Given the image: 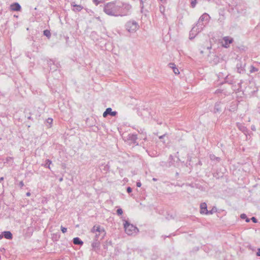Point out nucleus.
<instances>
[{"mask_svg":"<svg viewBox=\"0 0 260 260\" xmlns=\"http://www.w3.org/2000/svg\"><path fill=\"white\" fill-rule=\"evenodd\" d=\"M131 5L116 1L107 3L104 5V12L108 15L118 17L125 16L130 13Z\"/></svg>","mask_w":260,"mask_h":260,"instance_id":"nucleus-1","label":"nucleus"},{"mask_svg":"<svg viewBox=\"0 0 260 260\" xmlns=\"http://www.w3.org/2000/svg\"><path fill=\"white\" fill-rule=\"evenodd\" d=\"M123 225L125 232L128 235H132L139 232V229L136 226L131 224L128 221H125Z\"/></svg>","mask_w":260,"mask_h":260,"instance_id":"nucleus-2","label":"nucleus"},{"mask_svg":"<svg viewBox=\"0 0 260 260\" xmlns=\"http://www.w3.org/2000/svg\"><path fill=\"white\" fill-rule=\"evenodd\" d=\"M125 27L127 31L130 33H134L139 28V25L136 21L129 20L127 22Z\"/></svg>","mask_w":260,"mask_h":260,"instance_id":"nucleus-3","label":"nucleus"},{"mask_svg":"<svg viewBox=\"0 0 260 260\" xmlns=\"http://www.w3.org/2000/svg\"><path fill=\"white\" fill-rule=\"evenodd\" d=\"M96 232L94 236V239L96 241H100L106 236V233L103 228H97Z\"/></svg>","mask_w":260,"mask_h":260,"instance_id":"nucleus-4","label":"nucleus"},{"mask_svg":"<svg viewBox=\"0 0 260 260\" xmlns=\"http://www.w3.org/2000/svg\"><path fill=\"white\" fill-rule=\"evenodd\" d=\"M209 19V15L205 13L200 17L197 23L199 25H201L205 27L206 25L208 23Z\"/></svg>","mask_w":260,"mask_h":260,"instance_id":"nucleus-5","label":"nucleus"},{"mask_svg":"<svg viewBox=\"0 0 260 260\" xmlns=\"http://www.w3.org/2000/svg\"><path fill=\"white\" fill-rule=\"evenodd\" d=\"M48 64L50 66V70L53 71L57 70L60 67V64L58 62H55V61L50 59L48 61Z\"/></svg>","mask_w":260,"mask_h":260,"instance_id":"nucleus-6","label":"nucleus"},{"mask_svg":"<svg viewBox=\"0 0 260 260\" xmlns=\"http://www.w3.org/2000/svg\"><path fill=\"white\" fill-rule=\"evenodd\" d=\"M223 40L224 41V43L222 44V46L226 48H228L229 45L233 42V39L228 36L223 37Z\"/></svg>","mask_w":260,"mask_h":260,"instance_id":"nucleus-7","label":"nucleus"},{"mask_svg":"<svg viewBox=\"0 0 260 260\" xmlns=\"http://www.w3.org/2000/svg\"><path fill=\"white\" fill-rule=\"evenodd\" d=\"M138 139L137 135L134 134H129L127 136V140L130 141L133 144H136L138 145L137 143V140Z\"/></svg>","mask_w":260,"mask_h":260,"instance_id":"nucleus-8","label":"nucleus"},{"mask_svg":"<svg viewBox=\"0 0 260 260\" xmlns=\"http://www.w3.org/2000/svg\"><path fill=\"white\" fill-rule=\"evenodd\" d=\"M222 105L223 103H222L221 102H216L214 105V113H216L217 112L219 113L221 112Z\"/></svg>","mask_w":260,"mask_h":260,"instance_id":"nucleus-9","label":"nucleus"},{"mask_svg":"<svg viewBox=\"0 0 260 260\" xmlns=\"http://www.w3.org/2000/svg\"><path fill=\"white\" fill-rule=\"evenodd\" d=\"M10 9L13 11H19L21 10V6L18 3H14L10 5Z\"/></svg>","mask_w":260,"mask_h":260,"instance_id":"nucleus-10","label":"nucleus"},{"mask_svg":"<svg viewBox=\"0 0 260 260\" xmlns=\"http://www.w3.org/2000/svg\"><path fill=\"white\" fill-rule=\"evenodd\" d=\"M204 27V26L199 25L197 23L196 26H194L192 28V32L195 31L196 35H197L203 30Z\"/></svg>","mask_w":260,"mask_h":260,"instance_id":"nucleus-11","label":"nucleus"},{"mask_svg":"<svg viewBox=\"0 0 260 260\" xmlns=\"http://www.w3.org/2000/svg\"><path fill=\"white\" fill-rule=\"evenodd\" d=\"M71 5L74 7L73 10L75 12H80L83 8V6L81 5H76L75 2H72Z\"/></svg>","mask_w":260,"mask_h":260,"instance_id":"nucleus-12","label":"nucleus"},{"mask_svg":"<svg viewBox=\"0 0 260 260\" xmlns=\"http://www.w3.org/2000/svg\"><path fill=\"white\" fill-rule=\"evenodd\" d=\"M207 206L206 203H202L200 204V213L201 214H205L207 212Z\"/></svg>","mask_w":260,"mask_h":260,"instance_id":"nucleus-13","label":"nucleus"},{"mask_svg":"<svg viewBox=\"0 0 260 260\" xmlns=\"http://www.w3.org/2000/svg\"><path fill=\"white\" fill-rule=\"evenodd\" d=\"M237 126L241 132L244 133L245 134L248 132V129L243 124L240 123H237Z\"/></svg>","mask_w":260,"mask_h":260,"instance_id":"nucleus-14","label":"nucleus"},{"mask_svg":"<svg viewBox=\"0 0 260 260\" xmlns=\"http://www.w3.org/2000/svg\"><path fill=\"white\" fill-rule=\"evenodd\" d=\"M169 67L172 69L174 73L176 75H178L180 73L178 69L176 67V65L174 63H170L168 64Z\"/></svg>","mask_w":260,"mask_h":260,"instance_id":"nucleus-15","label":"nucleus"},{"mask_svg":"<svg viewBox=\"0 0 260 260\" xmlns=\"http://www.w3.org/2000/svg\"><path fill=\"white\" fill-rule=\"evenodd\" d=\"M4 237L8 240H11L13 238V235L10 231H5L3 233Z\"/></svg>","mask_w":260,"mask_h":260,"instance_id":"nucleus-16","label":"nucleus"},{"mask_svg":"<svg viewBox=\"0 0 260 260\" xmlns=\"http://www.w3.org/2000/svg\"><path fill=\"white\" fill-rule=\"evenodd\" d=\"M73 242L75 245H82L83 244V242L78 237L74 238Z\"/></svg>","mask_w":260,"mask_h":260,"instance_id":"nucleus-17","label":"nucleus"},{"mask_svg":"<svg viewBox=\"0 0 260 260\" xmlns=\"http://www.w3.org/2000/svg\"><path fill=\"white\" fill-rule=\"evenodd\" d=\"M106 109L107 110V112L109 113V115L112 116H115L117 114V112L116 111H112V109L111 108H108Z\"/></svg>","mask_w":260,"mask_h":260,"instance_id":"nucleus-18","label":"nucleus"},{"mask_svg":"<svg viewBox=\"0 0 260 260\" xmlns=\"http://www.w3.org/2000/svg\"><path fill=\"white\" fill-rule=\"evenodd\" d=\"M100 245V241H96L95 239H94L93 241L92 242V243L91 244L92 247L94 248L99 247Z\"/></svg>","mask_w":260,"mask_h":260,"instance_id":"nucleus-19","label":"nucleus"},{"mask_svg":"<svg viewBox=\"0 0 260 260\" xmlns=\"http://www.w3.org/2000/svg\"><path fill=\"white\" fill-rule=\"evenodd\" d=\"M210 158L211 159V160H216L218 162H219L220 160V157H216L215 155L214 154H210Z\"/></svg>","mask_w":260,"mask_h":260,"instance_id":"nucleus-20","label":"nucleus"},{"mask_svg":"<svg viewBox=\"0 0 260 260\" xmlns=\"http://www.w3.org/2000/svg\"><path fill=\"white\" fill-rule=\"evenodd\" d=\"M45 162H46V163L44 165V166L45 168H48V169H50V165L52 163L51 160L49 159H47L46 160Z\"/></svg>","mask_w":260,"mask_h":260,"instance_id":"nucleus-21","label":"nucleus"},{"mask_svg":"<svg viewBox=\"0 0 260 260\" xmlns=\"http://www.w3.org/2000/svg\"><path fill=\"white\" fill-rule=\"evenodd\" d=\"M240 217L242 219H245V221L246 222H249L250 221V219L249 218H247V217L245 214L243 213V214H241Z\"/></svg>","mask_w":260,"mask_h":260,"instance_id":"nucleus-22","label":"nucleus"},{"mask_svg":"<svg viewBox=\"0 0 260 260\" xmlns=\"http://www.w3.org/2000/svg\"><path fill=\"white\" fill-rule=\"evenodd\" d=\"M43 34L44 36H46L48 38H50L51 37V33L50 30L48 29L44 30L43 31Z\"/></svg>","mask_w":260,"mask_h":260,"instance_id":"nucleus-23","label":"nucleus"},{"mask_svg":"<svg viewBox=\"0 0 260 260\" xmlns=\"http://www.w3.org/2000/svg\"><path fill=\"white\" fill-rule=\"evenodd\" d=\"M217 211V209L215 207H214L212 208V210L207 211V212L206 213V214H212L213 213L216 212Z\"/></svg>","mask_w":260,"mask_h":260,"instance_id":"nucleus-24","label":"nucleus"},{"mask_svg":"<svg viewBox=\"0 0 260 260\" xmlns=\"http://www.w3.org/2000/svg\"><path fill=\"white\" fill-rule=\"evenodd\" d=\"M196 35H196L195 31L192 32V29H191L189 32V39L190 40L193 39Z\"/></svg>","mask_w":260,"mask_h":260,"instance_id":"nucleus-25","label":"nucleus"},{"mask_svg":"<svg viewBox=\"0 0 260 260\" xmlns=\"http://www.w3.org/2000/svg\"><path fill=\"white\" fill-rule=\"evenodd\" d=\"M257 71H258V69L254 67L253 66H250V73H254V72H257Z\"/></svg>","mask_w":260,"mask_h":260,"instance_id":"nucleus-26","label":"nucleus"},{"mask_svg":"<svg viewBox=\"0 0 260 260\" xmlns=\"http://www.w3.org/2000/svg\"><path fill=\"white\" fill-rule=\"evenodd\" d=\"M116 212H117V215H121L123 213V211H122V209H121V208L118 209L117 210Z\"/></svg>","mask_w":260,"mask_h":260,"instance_id":"nucleus-27","label":"nucleus"},{"mask_svg":"<svg viewBox=\"0 0 260 260\" xmlns=\"http://www.w3.org/2000/svg\"><path fill=\"white\" fill-rule=\"evenodd\" d=\"M159 10L161 13L164 14L165 7L162 5L159 6Z\"/></svg>","mask_w":260,"mask_h":260,"instance_id":"nucleus-28","label":"nucleus"},{"mask_svg":"<svg viewBox=\"0 0 260 260\" xmlns=\"http://www.w3.org/2000/svg\"><path fill=\"white\" fill-rule=\"evenodd\" d=\"M197 1L196 0H191V6L192 8H194L196 5Z\"/></svg>","mask_w":260,"mask_h":260,"instance_id":"nucleus-29","label":"nucleus"},{"mask_svg":"<svg viewBox=\"0 0 260 260\" xmlns=\"http://www.w3.org/2000/svg\"><path fill=\"white\" fill-rule=\"evenodd\" d=\"M173 159V156L172 155H170V156H169V160H170V162H169V166H171V165H173V162H172V160Z\"/></svg>","mask_w":260,"mask_h":260,"instance_id":"nucleus-30","label":"nucleus"},{"mask_svg":"<svg viewBox=\"0 0 260 260\" xmlns=\"http://www.w3.org/2000/svg\"><path fill=\"white\" fill-rule=\"evenodd\" d=\"M61 231L63 233H65L67 231V229L62 226H61Z\"/></svg>","mask_w":260,"mask_h":260,"instance_id":"nucleus-31","label":"nucleus"},{"mask_svg":"<svg viewBox=\"0 0 260 260\" xmlns=\"http://www.w3.org/2000/svg\"><path fill=\"white\" fill-rule=\"evenodd\" d=\"M97 228H101V227L100 226H94L92 229V232L93 233L95 232V233H97L96 232Z\"/></svg>","mask_w":260,"mask_h":260,"instance_id":"nucleus-32","label":"nucleus"},{"mask_svg":"<svg viewBox=\"0 0 260 260\" xmlns=\"http://www.w3.org/2000/svg\"><path fill=\"white\" fill-rule=\"evenodd\" d=\"M108 113H109L107 112V110L106 109V111L103 113V117H106L109 115Z\"/></svg>","mask_w":260,"mask_h":260,"instance_id":"nucleus-33","label":"nucleus"},{"mask_svg":"<svg viewBox=\"0 0 260 260\" xmlns=\"http://www.w3.org/2000/svg\"><path fill=\"white\" fill-rule=\"evenodd\" d=\"M251 220L254 223H256L257 222V219L255 217H252L251 218Z\"/></svg>","mask_w":260,"mask_h":260,"instance_id":"nucleus-34","label":"nucleus"},{"mask_svg":"<svg viewBox=\"0 0 260 260\" xmlns=\"http://www.w3.org/2000/svg\"><path fill=\"white\" fill-rule=\"evenodd\" d=\"M93 3L96 5H98L100 3V1L99 0H93Z\"/></svg>","mask_w":260,"mask_h":260,"instance_id":"nucleus-35","label":"nucleus"},{"mask_svg":"<svg viewBox=\"0 0 260 260\" xmlns=\"http://www.w3.org/2000/svg\"><path fill=\"white\" fill-rule=\"evenodd\" d=\"M52 121H53V119L51 118H48L47 120V123H49V124H51L52 123Z\"/></svg>","mask_w":260,"mask_h":260,"instance_id":"nucleus-36","label":"nucleus"},{"mask_svg":"<svg viewBox=\"0 0 260 260\" xmlns=\"http://www.w3.org/2000/svg\"><path fill=\"white\" fill-rule=\"evenodd\" d=\"M126 191L128 193H131L132 191V188L131 187L128 186L126 188Z\"/></svg>","mask_w":260,"mask_h":260,"instance_id":"nucleus-37","label":"nucleus"},{"mask_svg":"<svg viewBox=\"0 0 260 260\" xmlns=\"http://www.w3.org/2000/svg\"><path fill=\"white\" fill-rule=\"evenodd\" d=\"M110 168V166L108 165H106L104 166V170L107 171Z\"/></svg>","mask_w":260,"mask_h":260,"instance_id":"nucleus-38","label":"nucleus"},{"mask_svg":"<svg viewBox=\"0 0 260 260\" xmlns=\"http://www.w3.org/2000/svg\"><path fill=\"white\" fill-rule=\"evenodd\" d=\"M24 185V183L22 181H20L19 183V186L22 188L23 187V186Z\"/></svg>","mask_w":260,"mask_h":260,"instance_id":"nucleus-39","label":"nucleus"},{"mask_svg":"<svg viewBox=\"0 0 260 260\" xmlns=\"http://www.w3.org/2000/svg\"><path fill=\"white\" fill-rule=\"evenodd\" d=\"M13 159V158L12 157H7L6 158V161L7 162H8L9 161L12 160Z\"/></svg>","mask_w":260,"mask_h":260,"instance_id":"nucleus-40","label":"nucleus"},{"mask_svg":"<svg viewBox=\"0 0 260 260\" xmlns=\"http://www.w3.org/2000/svg\"><path fill=\"white\" fill-rule=\"evenodd\" d=\"M256 256H260V248H258L257 249V251L256 252Z\"/></svg>","mask_w":260,"mask_h":260,"instance_id":"nucleus-41","label":"nucleus"},{"mask_svg":"<svg viewBox=\"0 0 260 260\" xmlns=\"http://www.w3.org/2000/svg\"><path fill=\"white\" fill-rule=\"evenodd\" d=\"M141 185H142V184H141V183L140 181L137 182V183H136V185H137V187H141Z\"/></svg>","mask_w":260,"mask_h":260,"instance_id":"nucleus-42","label":"nucleus"},{"mask_svg":"<svg viewBox=\"0 0 260 260\" xmlns=\"http://www.w3.org/2000/svg\"><path fill=\"white\" fill-rule=\"evenodd\" d=\"M165 136H166V134H164V135H163L162 136H160L159 137V139L161 140V139H162L165 137Z\"/></svg>","mask_w":260,"mask_h":260,"instance_id":"nucleus-43","label":"nucleus"},{"mask_svg":"<svg viewBox=\"0 0 260 260\" xmlns=\"http://www.w3.org/2000/svg\"><path fill=\"white\" fill-rule=\"evenodd\" d=\"M220 92H221V90H219V89H217V90H216V91H215V93H220Z\"/></svg>","mask_w":260,"mask_h":260,"instance_id":"nucleus-44","label":"nucleus"},{"mask_svg":"<svg viewBox=\"0 0 260 260\" xmlns=\"http://www.w3.org/2000/svg\"><path fill=\"white\" fill-rule=\"evenodd\" d=\"M26 196L29 197L30 195V193L28 192L26 193Z\"/></svg>","mask_w":260,"mask_h":260,"instance_id":"nucleus-45","label":"nucleus"},{"mask_svg":"<svg viewBox=\"0 0 260 260\" xmlns=\"http://www.w3.org/2000/svg\"><path fill=\"white\" fill-rule=\"evenodd\" d=\"M162 3H166L167 0H160Z\"/></svg>","mask_w":260,"mask_h":260,"instance_id":"nucleus-46","label":"nucleus"},{"mask_svg":"<svg viewBox=\"0 0 260 260\" xmlns=\"http://www.w3.org/2000/svg\"><path fill=\"white\" fill-rule=\"evenodd\" d=\"M4 180V177L0 178V182Z\"/></svg>","mask_w":260,"mask_h":260,"instance_id":"nucleus-47","label":"nucleus"},{"mask_svg":"<svg viewBox=\"0 0 260 260\" xmlns=\"http://www.w3.org/2000/svg\"><path fill=\"white\" fill-rule=\"evenodd\" d=\"M62 180H63L62 178H59V181L60 182H61V181H62Z\"/></svg>","mask_w":260,"mask_h":260,"instance_id":"nucleus-48","label":"nucleus"},{"mask_svg":"<svg viewBox=\"0 0 260 260\" xmlns=\"http://www.w3.org/2000/svg\"><path fill=\"white\" fill-rule=\"evenodd\" d=\"M4 237L3 235H0V239H1Z\"/></svg>","mask_w":260,"mask_h":260,"instance_id":"nucleus-49","label":"nucleus"},{"mask_svg":"<svg viewBox=\"0 0 260 260\" xmlns=\"http://www.w3.org/2000/svg\"><path fill=\"white\" fill-rule=\"evenodd\" d=\"M27 118H28V119H31V116H28V117H27Z\"/></svg>","mask_w":260,"mask_h":260,"instance_id":"nucleus-50","label":"nucleus"},{"mask_svg":"<svg viewBox=\"0 0 260 260\" xmlns=\"http://www.w3.org/2000/svg\"><path fill=\"white\" fill-rule=\"evenodd\" d=\"M52 68H55V66L52 64Z\"/></svg>","mask_w":260,"mask_h":260,"instance_id":"nucleus-51","label":"nucleus"},{"mask_svg":"<svg viewBox=\"0 0 260 260\" xmlns=\"http://www.w3.org/2000/svg\"><path fill=\"white\" fill-rule=\"evenodd\" d=\"M153 180H154V181H156V179H155V178H153Z\"/></svg>","mask_w":260,"mask_h":260,"instance_id":"nucleus-52","label":"nucleus"}]
</instances>
